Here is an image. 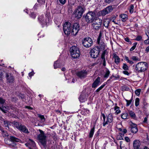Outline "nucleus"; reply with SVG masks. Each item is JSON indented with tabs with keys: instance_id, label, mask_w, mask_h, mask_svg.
<instances>
[{
	"instance_id": "obj_6",
	"label": "nucleus",
	"mask_w": 149,
	"mask_h": 149,
	"mask_svg": "<svg viewBox=\"0 0 149 149\" xmlns=\"http://www.w3.org/2000/svg\"><path fill=\"white\" fill-rule=\"evenodd\" d=\"M100 49L98 46H96L90 50V54L91 56L93 58H96L99 55Z\"/></svg>"
},
{
	"instance_id": "obj_29",
	"label": "nucleus",
	"mask_w": 149,
	"mask_h": 149,
	"mask_svg": "<svg viewBox=\"0 0 149 149\" xmlns=\"http://www.w3.org/2000/svg\"><path fill=\"white\" fill-rule=\"evenodd\" d=\"M128 117V114L126 112L122 113L121 116V118L124 119H127Z\"/></svg>"
},
{
	"instance_id": "obj_27",
	"label": "nucleus",
	"mask_w": 149,
	"mask_h": 149,
	"mask_svg": "<svg viewBox=\"0 0 149 149\" xmlns=\"http://www.w3.org/2000/svg\"><path fill=\"white\" fill-rule=\"evenodd\" d=\"M94 127H93L91 130L89 135V138H91L93 136L94 133Z\"/></svg>"
},
{
	"instance_id": "obj_44",
	"label": "nucleus",
	"mask_w": 149,
	"mask_h": 149,
	"mask_svg": "<svg viewBox=\"0 0 149 149\" xmlns=\"http://www.w3.org/2000/svg\"><path fill=\"white\" fill-rule=\"evenodd\" d=\"M125 100L127 102V104L126 105V106L128 107L129 106L130 104L131 103L132 100H128L126 99H125Z\"/></svg>"
},
{
	"instance_id": "obj_10",
	"label": "nucleus",
	"mask_w": 149,
	"mask_h": 149,
	"mask_svg": "<svg viewBox=\"0 0 149 149\" xmlns=\"http://www.w3.org/2000/svg\"><path fill=\"white\" fill-rule=\"evenodd\" d=\"M93 22L92 26L94 29H99L101 27L102 23V21L101 19L96 18Z\"/></svg>"
},
{
	"instance_id": "obj_62",
	"label": "nucleus",
	"mask_w": 149,
	"mask_h": 149,
	"mask_svg": "<svg viewBox=\"0 0 149 149\" xmlns=\"http://www.w3.org/2000/svg\"><path fill=\"white\" fill-rule=\"evenodd\" d=\"M38 4H36L34 6V8L35 9H36L38 6Z\"/></svg>"
},
{
	"instance_id": "obj_49",
	"label": "nucleus",
	"mask_w": 149,
	"mask_h": 149,
	"mask_svg": "<svg viewBox=\"0 0 149 149\" xmlns=\"http://www.w3.org/2000/svg\"><path fill=\"white\" fill-rule=\"evenodd\" d=\"M5 102V100L2 98L0 97V104H3Z\"/></svg>"
},
{
	"instance_id": "obj_61",
	"label": "nucleus",
	"mask_w": 149,
	"mask_h": 149,
	"mask_svg": "<svg viewBox=\"0 0 149 149\" xmlns=\"http://www.w3.org/2000/svg\"><path fill=\"white\" fill-rule=\"evenodd\" d=\"M113 77H110L109 79L107 81V82L109 83V82L111 81V80L112 79Z\"/></svg>"
},
{
	"instance_id": "obj_33",
	"label": "nucleus",
	"mask_w": 149,
	"mask_h": 149,
	"mask_svg": "<svg viewBox=\"0 0 149 149\" xmlns=\"http://www.w3.org/2000/svg\"><path fill=\"white\" fill-rule=\"evenodd\" d=\"M106 84H105V83L103 85H101L100 87L98 88L95 91L96 92H99L100 90L102 89L105 86Z\"/></svg>"
},
{
	"instance_id": "obj_57",
	"label": "nucleus",
	"mask_w": 149,
	"mask_h": 149,
	"mask_svg": "<svg viewBox=\"0 0 149 149\" xmlns=\"http://www.w3.org/2000/svg\"><path fill=\"white\" fill-rule=\"evenodd\" d=\"M125 140L127 142H129L130 141V139L128 137H126L125 138Z\"/></svg>"
},
{
	"instance_id": "obj_47",
	"label": "nucleus",
	"mask_w": 149,
	"mask_h": 149,
	"mask_svg": "<svg viewBox=\"0 0 149 149\" xmlns=\"http://www.w3.org/2000/svg\"><path fill=\"white\" fill-rule=\"evenodd\" d=\"M135 40L137 41H139L142 40V37L140 36H138Z\"/></svg>"
},
{
	"instance_id": "obj_17",
	"label": "nucleus",
	"mask_w": 149,
	"mask_h": 149,
	"mask_svg": "<svg viewBox=\"0 0 149 149\" xmlns=\"http://www.w3.org/2000/svg\"><path fill=\"white\" fill-rule=\"evenodd\" d=\"M130 128L131 131L132 133H136L138 131L136 124L132 123L130 124Z\"/></svg>"
},
{
	"instance_id": "obj_24",
	"label": "nucleus",
	"mask_w": 149,
	"mask_h": 149,
	"mask_svg": "<svg viewBox=\"0 0 149 149\" xmlns=\"http://www.w3.org/2000/svg\"><path fill=\"white\" fill-rule=\"evenodd\" d=\"M120 16L122 18V20L123 22L125 21L127 19V15L126 14H121Z\"/></svg>"
},
{
	"instance_id": "obj_3",
	"label": "nucleus",
	"mask_w": 149,
	"mask_h": 149,
	"mask_svg": "<svg viewBox=\"0 0 149 149\" xmlns=\"http://www.w3.org/2000/svg\"><path fill=\"white\" fill-rule=\"evenodd\" d=\"M70 52L72 57L75 58L79 57L80 55L79 49L76 46H73L70 49Z\"/></svg>"
},
{
	"instance_id": "obj_21",
	"label": "nucleus",
	"mask_w": 149,
	"mask_h": 149,
	"mask_svg": "<svg viewBox=\"0 0 149 149\" xmlns=\"http://www.w3.org/2000/svg\"><path fill=\"white\" fill-rule=\"evenodd\" d=\"M4 126L6 127V129H9L10 126L11 125V123L8 121L4 120Z\"/></svg>"
},
{
	"instance_id": "obj_7",
	"label": "nucleus",
	"mask_w": 149,
	"mask_h": 149,
	"mask_svg": "<svg viewBox=\"0 0 149 149\" xmlns=\"http://www.w3.org/2000/svg\"><path fill=\"white\" fill-rule=\"evenodd\" d=\"M72 26L70 22H66L63 25V31L67 35H69L71 33Z\"/></svg>"
},
{
	"instance_id": "obj_53",
	"label": "nucleus",
	"mask_w": 149,
	"mask_h": 149,
	"mask_svg": "<svg viewBox=\"0 0 149 149\" xmlns=\"http://www.w3.org/2000/svg\"><path fill=\"white\" fill-rule=\"evenodd\" d=\"M119 130L120 131H122L123 132L124 134L126 133L127 132V130L125 129H122L121 128H120Z\"/></svg>"
},
{
	"instance_id": "obj_1",
	"label": "nucleus",
	"mask_w": 149,
	"mask_h": 149,
	"mask_svg": "<svg viewBox=\"0 0 149 149\" xmlns=\"http://www.w3.org/2000/svg\"><path fill=\"white\" fill-rule=\"evenodd\" d=\"M21 141L18 139L13 136H10L9 139L5 140L6 144L9 145L10 147L15 148L17 145L16 142H20Z\"/></svg>"
},
{
	"instance_id": "obj_54",
	"label": "nucleus",
	"mask_w": 149,
	"mask_h": 149,
	"mask_svg": "<svg viewBox=\"0 0 149 149\" xmlns=\"http://www.w3.org/2000/svg\"><path fill=\"white\" fill-rule=\"evenodd\" d=\"M123 73L127 75H129V73L128 71H123Z\"/></svg>"
},
{
	"instance_id": "obj_59",
	"label": "nucleus",
	"mask_w": 149,
	"mask_h": 149,
	"mask_svg": "<svg viewBox=\"0 0 149 149\" xmlns=\"http://www.w3.org/2000/svg\"><path fill=\"white\" fill-rule=\"evenodd\" d=\"M125 40L127 42H130V39L128 38V37H127V38H125Z\"/></svg>"
},
{
	"instance_id": "obj_26",
	"label": "nucleus",
	"mask_w": 149,
	"mask_h": 149,
	"mask_svg": "<svg viewBox=\"0 0 149 149\" xmlns=\"http://www.w3.org/2000/svg\"><path fill=\"white\" fill-rule=\"evenodd\" d=\"M86 98V96L85 95L81 94L79 98V99L81 102H83L85 100Z\"/></svg>"
},
{
	"instance_id": "obj_64",
	"label": "nucleus",
	"mask_w": 149,
	"mask_h": 149,
	"mask_svg": "<svg viewBox=\"0 0 149 149\" xmlns=\"http://www.w3.org/2000/svg\"><path fill=\"white\" fill-rule=\"evenodd\" d=\"M147 121V118L146 117H145L144 118V120L143 121L144 122L146 123Z\"/></svg>"
},
{
	"instance_id": "obj_20",
	"label": "nucleus",
	"mask_w": 149,
	"mask_h": 149,
	"mask_svg": "<svg viewBox=\"0 0 149 149\" xmlns=\"http://www.w3.org/2000/svg\"><path fill=\"white\" fill-rule=\"evenodd\" d=\"M113 58L114 59V61L117 64L119 63L120 61V58L117 54L114 53L113 54Z\"/></svg>"
},
{
	"instance_id": "obj_60",
	"label": "nucleus",
	"mask_w": 149,
	"mask_h": 149,
	"mask_svg": "<svg viewBox=\"0 0 149 149\" xmlns=\"http://www.w3.org/2000/svg\"><path fill=\"white\" fill-rule=\"evenodd\" d=\"M33 72H31L29 73V75L30 77H31L33 75Z\"/></svg>"
},
{
	"instance_id": "obj_46",
	"label": "nucleus",
	"mask_w": 149,
	"mask_h": 149,
	"mask_svg": "<svg viewBox=\"0 0 149 149\" xmlns=\"http://www.w3.org/2000/svg\"><path fill=\"white\" fill-rule=\"evenodd\" d=\"M102 36V34L101 33V32H100L99 33V36L98 37L97 40V42L98 44H99L100 42V40L101 39V38Z\"/></svg>"
},
{
	"instance_id": "obj_37",
	"label": "nucleus",
	"mask_w": 149,
	"mask_h": 149,
	"mask_svg": "<svg viewBox=\"0 0 149 149\" xmlns=\"http://www.w3.org/2000/svg\"><path fill=\"white\" fill-rule=\"evenodd\" d=\"M30 142L29 144L31 145V146L35 148V144L34 142L31 139H30Z\"/></svg>"
},
{
	"instance_id": "obj_19",
	"label": "nucleus",
	"mask_w": 149,
	"mask_h": 149,
	"mask_svg": "<svg viewBox=\"0 0 149 149\" xmlns=\"http://www.w3.org/2000/svg\"><path fill=\"white\" fill-rule=\"evenodd\" d=\"M19 130L25 133L28 134L29 133L27 128L25 126L23 125H21Z\"/></svg>"
},
{
	"instance_id": "obj_55",
	"label": "nucleus",
	"mask_w": 149,
	"mask_h": 149,
	"mask_svg": "<svg viewBox=\"0 0 149 149\" xmlns=\"http://www.w3.org/2000/svg\"><path fill=\"white\" fill-rule=\"evenodd\" d=\"M149 52V46L147 47L145 49V52L148 53Z\"/></svg>"
},
{
	"instance_id": "obj_9",
	"label": "nucleus",
	"mask_w": 149,
	"mask_h": 149,
	"mask_svg": "<svg viewBox=\"0 0 149 149\" xmlns=\"http://www.w3.org/2000/svg\"><path fill=\"white\" fill-rule=\"evenodd\" d=\"M82 44L86 47H89L93 44V42L91 38L89 37L85 38L82 41Z\"/></svg>"
},
{
	"instance_id": "obj_8",
	"label": "nucleus",
	"mask_w": 149,
	"mask_h": 149,
	"mask_svg": "<svg viewBox=\"0 0 149 149\" xmlns=\"http://www.w3.org/2000/svg\"><path fill=\"white\" fill-rule=\"evenodd\" d=\"M40 134L38 136V138L40 142L43 145L45 146L46 143V136L45 135L44 132L41 130H39Z\"/></svg>"
},
{
	"instance_id": "obj_22",
	"label": "nucleus",
	"mask_w": 149,
	"mask_h": 149,
	"mask_svg": "<svg viewBox=\"0 0 149 149\" xmlns=\"http://www.w3.org/2000/svg\"><path fill=\"white\" fill-rule=\"evenodd\" d=\"M105 54L106 52L105 51H104L103 52L101 55V58L102 59V60L103 61V65L104 66H105L106 65V61L105 57Z\"/></svg>"
},
{
	"instance_id": "obj_52",
	"label": "nucleus",
	"mask_w": 149,
	"mask_h": 149,
	"mask_svg": "<svg viewBox=\"0 0 149 149\" xmlns=\"http://www.w3.org/2000/svg\"><path fill=\"white\" fill-rule=\"evenodd\" d=\"M59 0V1L60 2V3L63 5L66 2V0Z\"/></svg>"
},
{
	"instance_id": "obj_42",
	"label": "nucleus",
	"mask_w": 149,
	"mask_h": 149,
	"mask_svg": "<svg viewBox=\"0 0 149 149\" xmlns=\"http://www.w3.org/2000/svg\"><path fill=\"white\" fill-rule=\"evenodd\" d=\"M123 68L125 70H128L129 69V68L128 66L125 63H124L123 64Z\"/></svg>"
},
{
	"instance_id": "obj_45",
	"label": "nucleus",
	"mask_w": 149,
	"mask_h": 149,
	"mask_svg": "<svg viewBox=\"0 0 149 149\" xmlns=\"http://www.w3.org/2000/svg\"><path fill=\"white\" fill-rule=\"evenodd\" d=\"M139 100L138 98H136L135 101V105L137 107L139 104Z\"/></svg>"
},
{
	"instance_id": "obj_36",
	"label": "nucleus",
	"mask_w": 149,
	"mask_h": 149,
	"mask_svg": "<svg viewBox=\"0 0 149 149\" xmlns=\"http://www.w3.org/2000/svg\"><path fill=\"white\" fill-rule=\"evenodd\" d=\"M37 115L38 117L40 118L42 121H44L45 120V119L43 115L38 114H37Z\"/></svg>"
},
{
	"instance_id": "obj_51",
	"label": "nucleus",
	"mask_w": 149,
	"mask_h": 149,
	"mask_svg": "<svg viewBox=\"0 0 149 149\" xmlns=\"http://www.w3.org/2000/svg\"><path fill=\"white\" fill-rule=\"evenodd\" d=\"M30 16L33 18H35L36 17V15L34 13H31L30 15Z\"/></svg>"
},
{
	"instance_id": "obj_23",
	"label": "nucleus",
	"mask_w": 149,
	"mask_h": 149,
	"mask_svg": "<svg viewBox=\"0 0 149 149\" xmlns=\"http://www.w3.org/2000/svg\"><path fill=\"white\" fill-rule=\"evenodd\" d=\"M146 34L148 37V39L144 40V43L146 44H149V26H148L147 32H146Z\"/></svg>"
},
{
	"instance_id": "obj_5",
	"label": "nucleus",
	"mask_w": 149,
	"mask_h": 149,
	"mask_svg": "<svg viewBox=\"0 0 149 149\" xmlns=\"http://www.w3.org/2000/svg\"><path fill=\"white\" fill-rule=\"evenodd\" d=\"M95 14L92 11H89L85 16V19L88 23H91L93 22L94 20L97 18L95 17Z\"/></svg>"
},
{
	"instance_id": "obj_50",
	"label": "nucleus",
	"mask_w": 149,
	"mask_h": 149,
	"mask_svg": "<svg viewBox=\"0 0 149 149\" xmlns=\"http://www.w3.org/2000/svg\"><path fill=\"white\" fill-rule=\"evenodd\" d=\"M37 1L39 3L41 4H44L45 2V0H37Z\"/></svg>"
},
{
	"instance_id": "obj_2",
	"label": "nucleus",
	"mask_w": 149,
	"mask_h": 149,
	"mask_svg": "<svg viewBox=\"0 0 149 149\" xmlns=\"http://www.w3.org/2000/svg\"><path fill=\"white\" fill-rule=\"evenodd\" d=\"M148 65L145 62H141L138 63L136 65V70L138 72H142L147 70Z\"/></svg>"
},
{
	"instance_id": "obj_48",
	"label": "nucleus",
	"mask_w": 149,
	"mask_h": 149,
	"mask_svg": "<svg viewBox=\"0 0 149 149\" xmlns=\"http://www.w3.org/2000/svg\"><path fill=\"white\" fill-rule=\"evenodd\" d=\"M140 92L141 90L140 89H138L135 91V93L136 95H140Z\"/></svg>"
},
{
	"instance_id": "obj_15",
	"label": "nucleus",
	"mask_w": 149,
	"mask_h": 149,
	"mask_svg": "<svg viewBox=\"0 0 149 149\" xmlns=\"http://www.w3.org/2000/svg\"><path fill=\"white\" fill-rule=\"evenodd\" d=\"M141 143L138 140H135L133 143V146L134 149H141L140 147Z\"/></svg>"
},
{
	"instance_id": "obj_56",
	"label": "nucleus",
	"mask_w": 149,
	"mask_h": 149,
	"mask_svg": "<svg viewBox=\"0 0 149 149\" xmlns=\"http://www.w3.org/2000/svg\"><path fill=\"white\" fill-rule=\"evenodd\" d=\"M114 0H105V1L107 3H110L112 1H113Z\"/></svg>"
},
{
	"instance_id": "obj_32",
	"label": "nucleus",
	"mask_w": 149,
	"mask_h": 149,
	"mask_svg": "<svg viewBox=\"0 0 149 149\" xmlns=\"http://www.w3.org/2000/svg\"><path fill=\"white\" fill-rule=\"evenodd\" d=\"M122 90L123 91H128L129 88L126 85H124L121 87Z\"/></svg>"
},
{
	"instance_id": "obj_11",
	"label": "nucleus",
	"mask_w": 149,
	"mask_h": 149,
	"mask_svg": "<svg viewBox=\"0 0 149 149\" xmlns=\"http://www.w3.org/2000/svg\"><path fill=\"white\" fill-rule=\"evenodd\" d=\"M80 29V27L79 24L77 23H75L72 26L71 33L73 35L75 36L77 34Z\"/></svg>"
},
{
	"instance_id": "obj_38",
	"label": "nucleus",
	"mask_w": 149,
	"mask_h": 149,
	"mask_svg": "<svg viewBox=\"0 0 149 149\" xmlns=\"http://www.w3.org/2000/svg\"><path fill=\"white\" fill-rule=\"evenodd\" d=\"M125 59L128 63H129L130 64H132L134 63V62L130 60L129 59L128 57L127 56L125 57Z\"/></svg>"
},
{
	"instance_id": "obj_58",
	"label": "nucleus",
	"mask_w": 149,
	"mask_h": 149,
	"mask_svg": "<svg viewBox=\"0 0 149 149\" xmlns=\"http://www.w3.org/2000/svg\"><path fill=\"white\" fill-rule=\"evenodd\" d=\"M46 15H47V17L48 18V21H50V20L49 19V16H50V13H49L48 14H46Z\"/></svg>"
},
{
	"instance_id": "obj_40",
	"label": "nucleus",
	"mask_w": 149,
	"mask_h": 149,
	"mask_svg": "<svg viewBox=\"0 0 149 149\" xmlns=\"http://www.w3.org/2000/svg\"><path fill=\"white\" fill-rule=\"evenodd\" d=\"M137 45V42L134 43L133 44V46L130 48V51H132L133 50H134V49L136 47Z\"/></svg>"
},
{
	"instance_id": "obj_25",
	"label": "nucleus",
	"mask_w": 149,
	"mask_h": 149,
	"mask_svg": "<svg viewBox=\"0 0 149 149\" xmlns=\"http://www.w3.org/2000/svg\"><path fill=\"white\" fill-rule=\"evenodd\" d=\"M13 124L14 126L18 130L21 124L19 122L14 121L13 122Z\"/></svg>"
},
{
	"instance_id": "obj_14",
	"label": "nucleus",
	"mask_w": 149,
	"mask_h": 149,
	"mask_svg": "<svg viewBox=\"0 0 149 149\" xmlns=\"http://www.w3.org/2000/svg\"><path fill=\"white\" fill-rule=\"evenodd\" d=\"M113 8L112 6H108L101 11V14L102 16H105L106 14L111 12Z\"/></svg>"
},
{
	"instance_id": "obj_30",
	"label": "nucleus",
	"mask_w": 149,
	"mask_h": 149,
	"mask_svg": "<svg viewBox=\"0 0 149 149\" xmlns=\"http://www.w3.org/2000/svg\"><path fill=\"white\" fill-rule=\"evenodd\" d=\"M129 114L130 116L133 118H136V115L132 111H129Z\"/></svg>"
},
{
	"instance_id": "obj_4",
	"label": "nucleus",
	"mask_w": 149,
	"mask_h": 149,
	"mask_svg": "<svg viewBox=\"0 0 149 149\" xmlns=\"http://www.w3.org/2000/svg\"><path fill=\"white\" fill-rule=\"evenodd\" d=\"M103 119V125L105 126L109 123H111L113 121V117L111 113L109 114L106 119L105 115L104 113H101Z\"/></svg>"
},
{
	"instance_id": "obj_18",
	"label": "nucleus",
	"mask_w": 149,
	"mask_h": 149,
	"mask_svg": "<svg viewBox=\"0 0 149 149\" xmlns=\"http://www.w3.org/2000/svg\"><path fill=\"white\" fill-rule=\"evenodd\" d=\"M100 80V78L99 77H97L93 84L92 88H95L98 86L99 85Z\"/></svg>"
},
{
	"instance_id": "obj_13",
	"label": "nucleus",
	"mask_w": 149,
	"mask_h": 149,
	"mask_svg": "<svg viewBox=\"0 0 149 149\" xmlns=\"http://www.w3.org/2000/svg\"><path fill=\"white\" fill-rule=\"evenodd\" d=\"M84 11L85 9L83 8L81 6L79 7L75 12V16L77 18H81Z\"/></svg>"
},
{
	"instance_id": "obj_12",
	"label": "nucleus",
	"mask_w": 149,
	"mask_h": 149,
	"mask_svg": "<svg viewBox=\"0 0 149 149\" xmlns=\"http://www.w3.org/2000/svg\"><path fill=\"white\" fill-rule=\"evenodd\" d=\"M5 77L7 83L11 84L14 82L15 79L12 74L9 73H6V74Z\"/></svg>"
},
{
	"instance_id": "obj_35",
	"label": "nucleus",
	"mask_w": 149,
	"mask_h": 149,
	"mask_svg": "<svg viewBox=\"0 0 149 149\" xmlns=\"http://www.w3.org/2000/svg\"><path fill=\"white\" fill-rule=\"evenodd\" d=\"M116 110L115 113L116 114H118L120 112V110L119 109V108L118 106H116L114 108Z\"/></svg>"
},
{
	"instance_id": "obj_34",
	"label": "nucleus",
	"mask_w": 149,
	"mask_h": 149,
	"mask_svg": "<svg viewBox=\"0 0 149 149\" xmlns=\"http://www.w3.org/2000/svg\"><path fill=\"white\" fill-rule=\"evenodd\" d=\"M7 107L4 106H2L1 107H0V110H1L4 113H6V111H7Z\"/></svg>"
},
{
	"instance_id": "obj_28",
	"label": "nucleus",
	"mask_w": 149,
	"mask_h": 149,
	"mask_svg": "<svg viewBox=\"0 0 149 149\" xmlns=\"http://www.w3.org/2000/svg\"><path fill=\"white\" fill-rule=\"evenodd\" d=\"M109 22L108 19L105 20L103 22V24L106 27H107L109 25Z\"/></svg>"
},
{
	"instance_id": "obj_16",
	"label": "nucleus",
	"mask_w": 149,
	"mask_h": 149,
	"mask_svg": "<svg viewBox=\"0 0 149 149\" xmlns=\"http://www.w3.org/2000/svg\"><path fill=\"white\" fill-rule=\"evenodd\" d=\"M87 74V72L85 70L79 72L77 73V76L81 79L86 77Z\"/></svg>"
},
{
	"instance_id": "obj_39",
	"label": "nucleus",
	"mask_w": 149,
	"mask_h": 149,
	"mask_svg": "<svg viewBox=\"0 0 149 149\" xmlns=\"http://www.w3.org/2000/svg\"><path fill=\"white\" fill-rule=\"evenodd\" d=\"M133 9H134V6H133V5L131 4L130 6L129 9V10L130 13H133V11H134Z\"/></svg>"
},
{
	"instance_id": "obj_43",
	"label": "nucleus",
	"mask_w": 149,
	"mask_h": 149,
	"mask_svg": "<svg viewBox=\"0 0 149 149\" xmlns=\"http://www.w3.org/2000/svg\"><path fill=\"white\" fill-rule=\"evenodd\" d=\"M131 59L135 61H139V58L138 57L134 56H132L131 57Z\"/></svg>"
},
{
	"instance_id": "obj_31",
	"label": "nucleus",
	"mask_w": 149,
	"mask_h": 149,
	"mask_svg": "<svg viewBox=\"0 0 149 149\" xmlns=\"http://www.w3.org/2000/svg\"><path fill=\"white\" fill-rule=\"evenodd\" d=\"M54 69H56L60 67L58 61L57 60L54 62Z\"/></svg>"
},
{
	"instance_id": "obj_41",
	"label": "nucleus",
	"mask_w": 149,
	"mask_h": 149,
	"mask_svg": "<svg viewBox=\"0 0 149 149\" xmlns=\"http://www.w3.org/2000/svg\"><path fill=\"white\" fill-rule=\"evenodd\" d=\"M110 71L109 70H106V73L104 75V78H107L108 77L110 74Z\"/></svg>"
},
{
	"instance_id": "obj_63",
	"label": "nucleus",
	"mask_w": 149,
	"mask_h": 149,
	"mask_svg": "<svg viewBox=\"0 0 149 149\" xmlns=\"http://www.w3.org/2000/svg\"><path fill=\"white\" fill-rule=\"evenodd\" d=\"M61 70L62 71H65L66 69L65 68H63L61 69Z\"/></svg>"
}]
</instances>
